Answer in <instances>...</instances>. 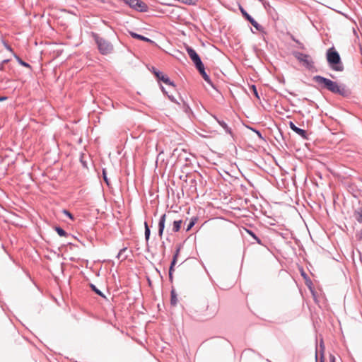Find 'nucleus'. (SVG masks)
Wrapping results in <instances>:
<instances>
[{"label": "nucleus", "mask_w": 362, "mask_h": 362, "mask_svg": "<svg viewBox=\"0 0 362 362\" xmlns=\"http://www.w3.org/2000/svg\"><path fill=\"white\" fill-rule=\"evenodd\" d=\"M255 28L259 29V24L258 23L255 21L252 17L250 18V19L247 20Z\"/></svg>", "instance_id": "aec40b11"}, {"label": "nucleus", "mask_w": 362, "mask_h": 362, "mask_svg": "<svg viewBox=\"0 0 362 362\" xmlns=\"http://www.w3.org/2000/svg\"><path fill=\"white\" fill-rule=\"evenodd\" d=\"M239 9L240 11V12L242 13L243 16L247 19H250V18L251 17L246 11L243 8L242 6H239Z\"/></svg>", "instance_id": "f3484780"}, {"label": "nucleus", "mask_w": 362, "mask_h": 362, "mask_svg": "<svg viewBox=\"0 0 362 362\" xmlns=\"http://www.w3.org/2000/svg\"><path fill=\"white\" fill-rule=\"evenodd\" d=\"M289 127L294 132L295 129L297 127L293 122H289Z\"/></svg>", "instance_id": "bb28decb"}, {"label": "nucleus", "mask_w": 362, "mask_h": 362, "mask_svg": "<svg viewBox=\"0 0 362 362\" xmlns=\"http://www.w3.org/2000/svg\"><path fill=\"white\" fill-rule=\"evenodd\" d=\"M124 1L131 8L136 11L144 12L147 10V5L141 0H124Z\"/></svg>", "instance_id": "20e7f679"}, {"label": "nucleus", "mask_w": 362, "mask_h": 362, "mask_svg": "<svg viewBox=\"0 0 362 362\" xmlns=\"http://www.w3.org/2000/svg\"><path fill=\"white\" fill-rule=\"evenodd\" d=\"M155 74L159 80L162 81L165 84L170 86L173 89H175V84L170 80V78L166 75H164L160 72H156Z\"/></svg>", "instance_id": "0eeeda50"}, {"label": "nucleus", "mask_w": 362, "mask_h": 362, "mask_svg": "<svg viewBox=\"0 0 362 362\" xmlns=\"http://www.w3.org/2000/svg\"><path fill=\"white\" fill-rule=\"evenodd\" d=\"M90 287L97 294H98L100 296L105 297L104 295L103 294V293L100 290H98L95 287V286H94L93 284H90Z\"/></svg>", "instance_id": "412c9836"}, {"label": "nucleus", "mask_w": 362, "mask_h": 362, "mask_svg": "<svg viewBox=\"0 0 362 362\" xmlns=\"http://www.w3.org/2000/svg\"><path fill=\"white\" fill-rule=\"evenodd\" d=\"M165 218H166V215L165 214H163L160 219V221H159V223H158V235L160 237H162L163 235V230H164V228H165Z\"/></svg>", "instance_id": "1a4fd4ad"}, {"label": "nucleus", "mask_w": 362, "mask_h": 362, "mask_svg": "<svg viewBox=\"0 0 362 362\" xmlns=\"http://www.w3.org/2000/svg\"><path fill=\"white\" fill-rule=\"evenodd\" d=\"M171 305H175L177 303V295L174 289L171 291V299H170Z\"/></svg>", "instance_id": "ddd939ff"}, {"label": "nucleus", "mask_w": 362, "mask_h": 362, "mask_svg": "<svg viewBox=\"0 0 362 362\" xmlns=\"http://www.w3.org/2000/svg\"><path fill=\"white\" fill-rule=\"evenodd\" d=\"M251 88L252 89V91H253V93L254 95L257 98H259V95H258V93H257V90L256 89V87L255 86H252Z\"/></svg>", "instance_id": "393cba45"}, {"label": "nucleus", "mask_w": 362, "mask_h": 362, "mask_svg": "<svg viewBox=\"0 0 362 362\" xmlns=\"http://www.w3.org/2000/svg\"><path fill=\"white\" fill-rule=\"evenodd\" d=\"M289 127L294 132L295 129L297 127L293 122H289Z\"/></svg>", "instance_id": "cd10ccee"}, {"label": "nucleus", "mask_w": 362, "mask_h": 362, "mask_svg": "<svg viewBox=\"0 0 362 362\" xmlns=\"http://www.w3.org/2000/svg\"><path fill=\"white\" fill-rule=\"evenodd\" d=\"M56 231L58 233V235L60 236H66V231L64 229H62V228L57 227Z\"/></svg>", "instance_id": "a211bd4d"}, {"label": "nucleus", "mask_w": 362, "mask_h": 362, "mask_svg": "<svg viewBox=\"0 0 362 362\" xmlns=\"http://www.w3.org/2000/svg\"><path fill=\"white\" fill-rule=\"evenodd\" d=\"M144 226H145V238L146 240H148L149 239V236H150V229H149V227L146 222L144 223Z\"/></svg>", "instance_id": "dca6fc26"}, {"label": "nucleus", "mask_w": 362, "mask_h": 362, "mask_svg": "<svg viewBox=\"0 0 362 362\" xmlns=\"http://www.w3.org/2000/svg\"><path fill=\"white\" fill-rule=\"evenodd\" d=\"M196 2H197V0H186L185 1V3L187 4H189V5L195 4Z\"/></svg>", "instance_id": "a878e982"}, {"label": "nucleus", "mask_w": 362, "mask_h": 362, "mask_svg": "<svg viewBox=\"0 0 362 362\" xmlns=\"http://www.w3.org/2000/svg\"><path fill=\"white\" fill-rule=\"evenodd\" d=\"M187 52L190 59L194 63L196 67L200 66L202 65V64H203L200 59V57H199V55L197 54V53L195 52L194 49L188 47L187 48Z\"/></svg>", "instance_id": "423d86ee"}, {"label": "nucleus", "mask_w": 362, "mask_h": 362, "mask_svg": "<svg viewBox=\"0 0 362 362\" xmlns=\"http://www.w3.org/2000/svg\"><path fill=\"white\" fill-rule=\"evenodd\" d=\"M330 362H336L335 357L332 355L330 356Z\"/></svg>", "instance_id": "c756f323"}, {"label": "nucleus", "mask_w": 362, "mask_h": 362, "mask_svg": "<svg viewBox=\"0 0 362 362\" xmlns=\"http://www.w3.org/2000/svg\"><path fill=\"white\" fill-rule=\"evenodd\" d=\"M197 69L199 70V71L200 74L202 75V76L203 77V78L209 83H211L209 76L205 72L204 64H202V65L200 66H197Z\"/></svg>", "instance_id": "9d476101"}, {"label": "nucleus", "mask_w": 362, "mask_h": 362, "mask_svg": "<svg viewBox=\"0 0 362 362\" xmlns=\"http://www.w3.org/2000/svg\"><path fill=\"white\" fill-rule=\"evenodd\" d=\"M130 35H132V37H134V38H136V39H139V40H143V41H146V42H148L153 43V42L151 40H150V39H148V38H147V37H144V36H143V35H141L136 34V33H133V32H131V33H130Z\"/></svg>", "instance_id": "9b49d317"}, {"label": "nucleus", "mask_w": 362, "mask_h": 362, "mask_svg": "<svg viewBox=\"0 0 362 362\" xmlns=\"http://www.w3.org/2000/svg\"><path fill=\"white\" fill-rule=\"evenodd\" d=\"M95 40L98 45V49L102 54H108L112 49L113 46L107 40L94 35Z\"/></svg>", "instance_id": "7ed1b4c3"}, {"label": "nucleus", "mask_w": 362, "mask_h": 362, "mask_svg": "<svg viewBox=\"0 0 362 362\" xmlns=\"http://www.w3.org/2000/svg\"><path fill=\"white\" fill-rule=\"evenodd\" d=\"M313 80L318 84L321 85L322 88L329 90L332 93L341 95H346L347 91L344 87L339 86L337 83L330 79L324 78L320 76H315L313 77Z\"/></svg>", "instance_id": "f257e3e1"}, {"label": "nucleus", "mask_w": 362, "mask_h": 362, "mask_svg": "<svg viewBox=\"0 0 362 362\" xmlns=\"http://www.w3.org/2000/svg\"><path fill=\"white\" fill-rule=\"evenodd\" d=\"M6 100H7V97H5V96L1 97L0 96V101H4Z\"/></svg>", "instance_id": "7c9ffc66"}, {"label": "nucleus", "mask_w": 362, "mask_h": 362, "mask_svg": "<svg viewBox=\"0 0 362 362\" xmlns=\"http://www.w3.org/2000/svg\"><path fill=\"white\" fill-rule=\"evenodd\" d=\"M182 223V220L174 221L173 225V230L174 232H178L181 228Z\"/></svg>", "instance_id": "f8f14e48"}, {"label": "nucleus", "mask_w": 362, "mask_h": 362, "mask_svg": "<svg viewBox=\"0 0 362 362\" xmlns=\"http://www.w3.org/2000/svg\"><path fill=\"white\" fill-rule=\"evenodd\" d=\"M64 213L66 215H67V216H68L71 219H73V218H73L72 214H71L69 211H66V210H64Z\"/></svg>", "instance_id": "c85d7f7f"}, {"label": "nucleus", "mask_w": 362, "mask_h": 362, "mask_svg": "<svg viewBox=\"0 0 362 362\" xmlns=\"http://www.w3.org/2000/svg\"><path fill=\"white\" fill-rule=\"evenodd\" d=\"M197 217H193V218L191 219V221H190V222H189V225L187 226V228L186 230H187V231L190 230H191V228L194 226V224H195V223L197 222Z\"/></svg>", "instance_id": "2eb2a0df"}, {"label": "nucleus", "mask_w": 362, "mask_h": 362, "mask_svg": "<svg viewBox=\"0 0 362 362\" xmlns=\"http://www.w3.org/2000/svg\"><path fill=\"white\" fill-rule=\"evenodd\" d=\"M218 123L220 124V125L224 129H226V131L227 132H228L229 134L231 133L230 132V129L228 127V125L224 122H218Z\"/></svg>", "instance_id": "6ab92c4d"}, {"label": "nucleus", "mask_w": 362, "mask_h": 362, "mask_svg": "<svg viewBox=\"0 0 362 362\" xmlns=\"http://www.w3.org/2000/svg\"><path fill=\"white\" fill-rule=\"evenodd\" d=\"M169 98L172 100V101H174V99L173 98H172L170 95H168Z\"/></svg>", "instance_id": "473e14b6"}, {"label": "nucleus", "mask_w": 362, "mask_h": 362, "mask_svg": "<svg viewBox=\"0 0 362 362\" xmlns=\"http://www.w3.org/2000/svg\"><path fill=\"white\" fill-rule=\"evenodd\" d=\"M355 257H358L359 260H361V252H360V251H359V250H357V251H356V253H355L354 252H353V259H354V262H355Z\"/></svg>", "instance_id": "b1692460"}, {"label": "nucleus", "mask_w": 362, "mask_h": 362, "mask_svg": "<svg viewBox=\"0 0 362 362\" xmlns=\"http://www.w3.org/2000/svg\"><path fill=\"white\" fill-rule=\"evenodd\" d=\"M294 132L302 136L303 138H306V132L302 129H300L298 127H296L294 130Z\"/></svg>", "instance_id": "4468645a"}, {"label": "nucleus", "mask_w": 362, "mask_h": 362, "mask_svg": "<svg viewBox=\"0 0 362 362\" xmlns=\"http://www.w3.org/2000/svg\"><path fill=\"white\" fill-rule=\"evenodd\" d=\"M162 90H163V92H164V93H165L166 94H168V93H167V92H165V90H164V88H162Z\"/></svg>", "instance_id": "72a5a7b5"}, {"label": "nucleus", "mask_w": 362, "mask_h": 362, "mask_svg": "<svg viewBox=\"0 0 362 362\" xmlns=\"http://www.w3.org/2000/svg\"><path fill=\"white\" fill-rule=\"evenodd\" d=\"M355 218L359 223H361L362 221V214L359 212L356 213Z\"/></svg>", "instance_id": "4be33fe9"}, {"label": "nucleus", "mask_w": 362, "mask_h": 362, "mask_svg": "<svg viewBox=\"0 0 362 362\" xmlns=\"http://www.w3.org/2000/svg\"><path fill=\"white\" fill-rule=\"evenodd\" d=\"M21 64L22 65L25 66H29V65H28L27 63H25V62H23V61H21Z\"/></svg>", "instance_id": "2f4dec72"}, {"label": "nucleus", "mask_w": 362, "mask_h": 362, "mask_svg": "<svg viewBox=\"0 0 362 362\" xmlns=\"http://www.w3.org/2000/svg\"><path fill=\"white\" fill-rule=\"evenodd\" d=\"M296 58L303 64L308 69H311L313 66V62L311 57L308 55L300 52H297L295 54Z\"/></svg>", "instance_id": "39448f33"}, {"label": "nucleus", "mask_w": 362, "mask_h": 362, "mask_svg": "<svg viewBox=\"0 0 362 362\" xmlns=\"http://www.w3.org/2000/svg\"><path fill=\"white\" fill-rule=\"evenodd\" d=\"M179 252H180V248H177V250H176V252L175 253V255L173 256V261H172L170 267L169 278H170V281L173 280V272L174 271L173 267H174V266L175 265V264L177 262V257H178Z\"/></svg>", "instance_id": "6e6552de"}, {"label": "nucleus", "mask_w": 362, "mask_h": 362, "mask_svg": "<svg viewBox=\"0 0 362 362\" xmlns=\"http://www.w3.org/2000/svg\"><path fill=\"white\" fill-rule=\"evenodd\" d=\"M103 179H104L105 182L107 183V185H110V182L107 178L106 171L105 170H103Z\"/></svg>", "instance_id": "5701e85b"}, {"label": "nucleus", "mask_w": 362, "mask_h": 362, "mask_svg": "<svg viewBox=\"0 0 362 362\" xmlns=\"http://www.w3.org/2000/svg\"><path fill=\"white\" fill-rule=\"evenodd\" d=\"M327 60L330 67L337 71H342L344 65L341 61L339 53L334 47L329 48L327 52Z\"/></svg>", "instance_id": "f03ea898"}]
</instances>
